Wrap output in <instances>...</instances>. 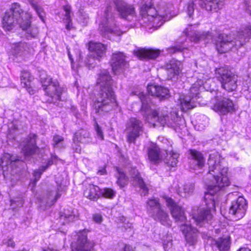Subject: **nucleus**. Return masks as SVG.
Listing matches in <instances>:
<instances>
[{
	"mask_svg": "<svg viewBox=\"0 0 251 251\" xmlns=\"http://www.w3.org/2000/svg\"><path fill=\"white\" fill-rule=\"evenodd\" d=\"M209 171L208 179H212L211 182L207 183L208 192L205 193L204 199L206 208H200L197 213L194 212L193 218L197 226H202L212 218L211 209L215 208L213 196L222 188L227 186L230 181L227 176L228 168L223 165V160L217 155L210 154L208 160Z\"/></svg>",
	"mask_w": 251,
	"mask_h": 251,
	"instance_id": "1",
	"label": "nucleus"
},
{
	"mask_svg": "<svg viewBox=\"0 0 251 251\" xmlns=\"http://www.w3.org/2000/svg\"><path fill=\"white\" fill-rule=\"evenodd\" d=\"M112 6L117 12L118 16L125 20L131 21L136 14L134 6L125 0H110V4L107 6L104 17L99 25L101 36L109 40L113 36H120L123 33L117 25Z\"/></svg>",
	"mask_w": 251,
	"mask_h": 251,
	"instance_id": "2",
	"label": "nucleus"
},
{
	"mask_svg": "<svg viewBox=\"0 0 251 251\" xmlns=\"http://www.w3.org/2000/svg\"><path fill=\"white\" fill-rule=\"evenodd\" d=\"M113 82L107 70L100 71L97 80L100 90L94 103L96 113L100 115L109 112L118 106L113 88Z\"/></svg>",
	"mask_w": 251,
	"mask_h": 251,
	"instance_id": "3",
	"label": "nucleus"
},
{
	"mask_svg": "<svg viewBox=\"0 0 251 251\" xmlns=\"http://www.w3.org/2000/svg\"><path fill=\"white\" fill-rule=\"evenodd\" d=\"M31 18L30 13H24L20 5L15 3L5 13L2 20L3 27L5 30H10L16 24H19L20 27L25 31L26 37L28 39L35 38L38 35V29L37 27L31 26Z\"/></svg>",
	"mask_w": 251,
	"mask_h": 251,
	"instance_id": "4",
	"label": "nucleus"
},
{
	"mask_svg": "<svg viewBox=\"0 0 251 251\" xmlns=\"http://www.w3.org/2000/svg\"><path fill=\"white\" fill-rule=\"evenodd\" d=\"M244 3L246 12L251 15V1L245 0ZM251 38V25H249L238 31L234 40L227 34L224 33L219 34L215 41V44L217 51L220 53H223L232 49H238Z\"/></svg>",
	"mask_w": 251,
	"mask_h": 251,
	"instance_id": "5",
	"label": "nucleus"
},
{
	"mask_svg": "<svg viewBox=\"0 0 251 251\" xmlns=\"http://www.w3.org/2000/svg\"><path fill=\"white\" fill-rule=\"evenodd\" d=\"M40 82L45 93L43 98L44 102L55 103L61 100V96L65 91L56 79L53 80L45 74L40 75Z\"/></svg>",
	"mask_w": 251,
	"mask_h": 251,
	"instance_id": "6",
	"label": "nucleus"
},
{
	"mask_svg": "<svg viewBox=\"0 0 251 251\" xmlns=\"http://www.w3.org/2000/svg\"><path fill=\"white\" fill-rule=\"evenodd\" d=\"M216 73L222 87L230 92L235 91L237 87V76L230 70L225 68H219Z\"/></svg>",
	"mask_w": 251,
	"mask_h": 251,
	"instance_id": "7",
	"label": "nucleus"
},
{
	"mask_svg": "<svg viewBox=\"0 0 251 251\" xmlns=\"http://www.w3.org/2000/svg\"><path fill=\"white\" fill-rule=\"evenodd\" d=\"M143 122L136 118H131L126 124L125 132L126 138L129 143H135L137 138L143 134Z\"/></svg>",
	"mask_w": 251,
	"mask_h": 251,
	"instance_id": "8",
	"label": "nucleus"
},
{
	"mask_svg": "<svg viewBox=\"0 0 251 251\" xmlns=\"http://www.w3.org/2000/svg\"><path fill=\"white\" fill-rule=\"evenodd\" d=\"M163 198L166 203V205L169 207L171 214L175 222L186 224V217L183 208L178 205L171 198L163 196Z\"/></svg>",
	"mask_w": 251,
	"mask_h": 251,
	"instance_id": "9",
	"label": "nucleus"
},
{
	"mask_svg": "<svg viewBox=\"0 0 251 251\" xmlns=\"http://www.w3.org/2000/svg\"><path fill=\"white\" fill-rule=\"evenodd\" d=\"M37 135L30 133L21 143L22 151L25 157L32 156L39 152L40 149L36 145Z\"/></svg>",
	"mask_w": 251,
	"mask_h": 251,
	"instance_id": "10",
	"label": "nucleus"
},
{
	"mask_svg": "<svg viewBox=\"0 0 251 251\" xmlns=\"http://www.w3.org/2000/svg\"><path fill=\"white\" fill-rule=\"evenodd\" d=\"M247 208L246 200L243 197H239L236 201H233L228 213L236 220L242 219L245 215Z\"/></svg>",
	"mask_w": 251,
	"mask_h": 251,
	"instance_id": "11",
	"label": "nucleus"
},
{
	"mask_svg": "<svg viewBox=\"0 0 251 251\" xmlns=\"http://www.w3.org/2000/svg\"><path fill=\"white\" fill-rule=\"evenodd\" d=\"M126 56L122 52L113 53L111 59L112 70L116 74L122 73L124 70L129 66L128 62L126 60Z\"/></svg>",
	"mask_w": 251,
	"mask_h": 251,
	"instance_id": "12",
	"label": "nucleus"
},
{
	"mask_svg": "<svg viewBox=\"0 0 251 251\" xmlns=\"http://www.w3.org/2000/svg\"><path fill=\"white\" fill-rule=\"evenodd\" d=\"M180 230L185 236L187 244L190 246H194L198 242V230L192 227L191 225L187 224H182Z\"/></svg>",
	"mask_w": 251,
	"mask_h": 251,
	"instance_id": "13",
	"label": "nucleus"
},
{
	"mask_svg": "<svg viewBox=\"0 0 251 251\" xmlns=\"http://www.w3.org/2000/svg\"><path fill=\"white\" fill-rule=\"evenodd\" d=\"M188 152L190 154L189 157L190 167L193 169L201 168L205 163V159L202 153L195 150H189Z\"/></svg>",
	"mask_w": 251,
	"mask_h": 251,
	"instance_id": "14",
	"label": "nucleus"
},
{
	"mask_svg": "<svg viewBox=\"0 0 251 251\" xmlns=\"http://www.w3.org/2000/svg\"><path fill=\"white\" fill-rule=\"evenodd\" d=\"M94 243L87 240V231L83 230L78 233V239L75 251H91Z\"/></svg>",
	"mask_w": 251,
	"mask_h": 251,
	"instance_id": "15",
	"label": "nucleus"
},
{
	"mask_svg": "<svg viewBox=\"0 0 251 251\" xmlns=\"http://www.w3.org/2000/svg\"><path fill=\"white\" fill-rule=\"evenodd\" d=\"M147 152L149 161L153 164H158L163 159L164 153L156 144L151 143L147 148Z\"/></svg>",
	"mask_w": 251,
	"mask_h": 251,
	"instance_id": "16",
	"label": "nucleus"
},
{
	"mask_svg": "<svg viewBox=\"0 0 251 251\" xmlns=\"http://www.w3.org/2000/svg\"><path fill=\"white\" fill-rule=\"evenodd\" d=\"M147 90L150 95L163 100L169 97V90L166 88L156 85H148Z\"/></svg>",
	"mask_w": 251,
	"mask_h": 251,
	"instance_id": "17",
	"label": "nucleus"
},
{
	"mask_svg": "<svg viewBox=\"0 0 251 251\" xmlns=\"http://www.w3.org/2000/svg\"><path fill=\"white\" fill-rule=\"evenodd\" d=\"M213 109L222 115L232 112L234 109L233 102L227 98H224L213 106Z\"/></svg>",
	"mask_w": 251,
	"mask_h": 251,
	"instance_id": "18",
	"label": "nucleus"
},
{
	"mask_svg": "<svg viewBox=\"0 0 251 251\" xmlns=\"http://www.w3.org/2000/svg\"><path fill=\"white\" fill-rule=\"evenodd\" d=\"M169 79H173L175 76H178L181 72V63L175 59H172L167 63L165 66Z\"/></svg>",
	"mask_w": 251,
	"mask_h": 251,
	"instance_id": "19",
	"label": "nucleus"
},
{
	"mask_svg": "<svg viewBox=\"0 0 251 251\" xmlns=\"http://www.w3.org/2000/svg\"><path fill=\"white\" fill-rule=\"evenodd\" d=\"M160 53V50L154 49H140L134 51V55L140 59H155Z\"/></svg>",
	"mask_w": 251,
	"mask_h": 251,
	"instance_id": "20",
	"label": "nucleus"
},
{
	"mask_svg": "<svg viewBox=\"0 0 251 251\" xmlns=\"http://www.w3.org/2000/svg\"><path fill=\"white\" fill-rule=\"evenodd\" d=\"M155 221L159 222L164 226H169L171 225V221L168 214L161 207L150 214Z\"/></svg>",
	"mask_w": 251,
	"mask_h": 251,
	"instance_id": "21",
	"label": "nucleus"
},
{
	"mask_svg": "<svg viewBox=\"0 0 251 251\" xmlns=\"http://www.w3.org/2000/svg\"><path fill=\"white\" fill-rule=\"evenodd\" d=\"M19 161V159L14 155L9 153H5L1 158L0 167L1 168L4 176L5 172L9 171L11 169L12 165Z\"/></svg>",
	"mask_w": 251,
	"mask_h": 251,
	"instance_id": "22",
	"label": "nucleus"
},
{
	"mask_svg": "<svg viewBox=\"0 0 251 251\" xmlns=\"http://www.w3.org/2000/svg\"><path fill=\"white\" fill-rule=\"evenodd\" d=\"M140 13L143 17H147L149 21L151 20H159L160 19V17L157 15L156 9L152 7L151 3L143 5L141 7Z\"/></svg>",
	"mask_w": 251,
	"mask_h": 251,
	"instance_id": "23",
	"label": "nucleus"
},
{
	"mask_svg": "<svg viewBox=\"0 0 251 251\" xmlns=\"http://www.w3.org/2000/svg\"><path fill=\"white\" fill-rule=\"evenodd\" d=\"M186 36L189 37L191 42L197 43L201 40H209L212 39V35L209 32L195 31L193 33H188V29L184 31Z\"/></svg>",
	"mask_w": 251,
	"mask_h": 251,
	"instance_id": "24",
	"label": "nucleus"
},
{
	"mask_svg": "<svg viewBox=\"0 0 251 251\" xmlns=\"http://www.w3.org/2000/svg\"><path fill=\"white\" fill-rule=\"evenodd\" d=\"M88 49L90 53L101 58L105 55L106 47L101 43L91 41L89 43Z\"/></svg>",
	"mask_w": 251,
	"mask_h": 251,
	"instance_id": "25",
	"label": "nucleus"
},
{
	"mask_svg": "<svg viewBox=\"0 0 251 251\" xmlns=\"http://www.w3.org/2000/svg\"><path fill=\"white\" fill-rule=\"evenodd\" d=\"M129 174L131 178H133L134 182L143 190L144 195L147 194L148 193V188L143 178L140 176L138 171L136 168H131L129 171Z\"/></svg>",
	"mask_w": 251,
	"mask_h": 251,
	"instance_id": "26",
	"label": "nucleus"
},
{
	"mask_svg": "<svg viewBox=\"0 0 251 251\" xmlns=\"http://www.w3.org/2000/svg\"><path fill=\"white\" fill-rule=\"evenodd\" d=\"M199 4L201 7L207 11H217L222 8L223 2L220 0H200Z\"/></svg>",
	"mask_w": 251,
	"mask_h": 251,
	"instance_id": "27",
	"label": "nucleus"
},
{
	"mask_svg": "<svg viewBox=\"0 0 251 251\" xmlns=\"http://www.w3.org/2000/svg\"><path fill=\"white\" fill-rule=\"evenodd\" d=\"M73 140L74 143L79 142L83 144H89L92 142L90 133L84 129H81L74 134Z\"/></svg>",
	"mask_w": 251,
	"mask_h": 251,
	"instance_id": "28",
	"label": "nucleus"
},
{
	"mask_svg": "<svg viewBox=\"0 0 251 251\" xmlns=\"http://www.w3.org/2000/svg\"><path fill=\"white\" fill-rule=\"evenodd\" d=\"M229 237L219 238L214 240L212 243V247L216 251H227L230 248Z\"/></svg>",
	"mask_w": 251,
	"mask_h": 251,
	"instance_id": "29",
	"label": "nucleus"
},
{
	"mask_svg": "<svg viewBox=\"0 0 251 251\" xmlns=\"http://www.w3.org/2000/svg\"><path fill=\"white\" fill-rule=\"evenodd\" d=\"M151 116L161 126H164L165 125H169L170 124V118L167 112L163 113L154 110L151 111Z\"/></svg>",
	"mask_w": 251,
	"mask_h": 251,
	"instance_id": "30",
	"label": "nucleus"
},
{
	"mask_svg": "<svg viewBox=\"0 0 251 251\" xmlns=\"http://www.w3.org/2000/svg\"><path fill=\"white\" fill-rule=\"evenodd\" d=\"M83 194L90 200L96 201L100 195V189L96 185L89 184L86 187Z\"/></svg>",
	"mask_w": 251,
	"mask_h": 251,
	"instance_id": "31",
	"label": "nucleus"
},
{
	"mask_svg": "<svg viewBox=\"0 0 251 251\" xmlns=\"http://www.w3.org/2000/svg\"><path fill=\"white\" fill-rule=\"evenodd\" d=\"M61 195V194L57 192L54 196L53 192H48L46 198H43L40 200V206L42 207L43 209L45 210L46 207H50L60 197Z\"/></svg>",
	"mask_w": 251,
	"mask_h": 251,
	"instance_id": "32",
	"label": "nucleus"
},
{
	"mask_svg": "<svg viewBox=\"0 0 251 251\" xmlns=\"http://www.w3.org/2000/svg\"><path fill=\"white\" fill-rule=\"evenodd\" d=\"M138 97L142 103L140 111L144 116H146L149 114L150 109V104L152 102L151 98L150 96L146 95L143 93H140Z\"/></svg>",
	"mask_w": 251,
	"mask_h": 251,
	"instance_id": "33",
	"label": "nucleus"
},
{
	"mask_svg": "<svg viewBox=\"0 0 251 251\" xmlns=\"http://www.w3.org/2000/svg\"><path fill=\"white\" fill-rule=\"evenodd\" d=\"M21 81L22 87L26 88L30 95L34 93V90L32 88L31 85V77L28 72H22V75H21Z\"/></svg>",
	"mask_w": 251,
	"mask_h": 251,
	"instance_id": "34",
	"label": "nucleus"
},
{
	"mask_svg": "<svg viewBox=\"0 0 251 251\" xmlns=\"http://www.w3.org/2000/svg\"><path fill=\"white\" fill-rule=\"evenodd\" d=\"M117 174L116 176L117 181L116 183L120 188H123L127 185L128 181V177L126 175L125 173L121 169L117 168Z\"/></svg>",
	"mask_w": 251,
	"mask_h": 251,
	"instance_id": "35",
	"label": "nucleus"
},
{
	"mask_svg": "<svg viewBox=\"0 0 251 251\" xmlns=\"http://www.w3.org/2000/svg\"><path fill=\"white\" fill-rule=\"evenodd\" d=\"M165 152V154H166L165 157L163 158L165 163L171 167L176 166L178 162V154L174 152L169 153L166 151ZM164 155H165V153H164Z\"/></svg>",
	"mask_w": 251,
	"mask_h": 251,
	"instance_id": "36",
	"label": "nucleus"
},
{
	"mask_svg": "<svg viewBox=\"0 0 251 251\" xmlns=\"http://www.w3.org/2000/svg\"><path fill=\"white\" fill-rule=\"evenodd\" d=\"M101 58L89 53L84 60L86 65L89 68H94L100 62Z\"/></svg>",
	"mask_w": 251,
	"mask_h": 251,
	"instance_id": "37",
	"label": "nucleus"
},
{
	"mask_svg": "<svg viewBox=\"0 0 251 251\" xmlns=\"http://www.w3.org/2000/svg\"><path fill=\"white\" fill-rule=\"evenodd\" d=\"M28 2L33 9L36 11L37 14L41 20L44 22L45 13L43 8L39 5L38 2L36 0H28Z\"/></svg>",
	"mask_w": 251,
	"mask_h": 251,
	"instance_id": "38",
	"label": "nucleus"
},
{
	"mask_svg": "<svg viewBox=\"0 0 251 251\" xmlns=\"http://www.w3.org/2000/svg\"><path fill=\"white\" fill-rule=\"evenodd\" d=\"M60 219L61 220H66V223L73 222L77 219L76 211L74 210L72 211L65 210L60 215Z\"/></svg>",
	"mask_w": 251,
	"mask_h": 251,
	"instance_id": "39",
	"label": "nucleus"
},
{
	"mask_svg": "<svg viewBox=\"0 0 251 251\" xmlns=\"http://www.w3.org/2000/svg\"><path fill=\"white\" fill-rule=\"evenodd\" d=\"M71 7L69 5L64 6L63 7V12L62 15L64 16L63 20H65L67 24L66 28L68 30H70L72 28V23L71 19Z\"/></svg>",
	"mask_w": 251,
	"mask_h": 251,
	"instance_id": "40",
	"label": "nucleus"
},
{
	"mask_svg": "<svg viewBox=\"0 0 251 251\" xmlns=\"http://www.w3.org/2000/svg\"><path fill=\"white\" fill-rule=\"evenodd\" d=\"M52 145L54 148L58 149H64L65 147L64 138L59 135H54L52 138Z\"/></svg>",
	"mask_w": 251,
	"mask_h": 251,
	"instance_id": "41",
	"label": "nucleus"
},
{
	"mask_svg": "<svg viewBox=\"0 0 251 251\" xmlns=\"http://www.w3.org/2000/svg\"><path fill=\"white\" fill-rule=\"evenodd\" d=\"M148 211L149 215L161 207L160 203L156 199H152L149 200L147 202Z\"/></svg>",
	"mask_w": 251,
	"mask_h": 251,
	"instance_id": "42",
	"label": "nucleus"
},
{
	"mask_svg": "<svg viewBox=\"0 0 251 251\" xmlns=\"http://www.w3.org/2000/svg\"><path fill=\"white\" fill-rule=\"evenodd\" d=\"M29 49L28 45L25 42H19L16 45L14 48L15 53L20 55H23L25 51H28Z\"/></svg>",
	"mask_w": 251,
	"mask_h": 251,
	"instance_id": "43",
	"label": "nucleus"
},
{
	"mask_svg": "<svg viewBox=\"0 0 251 251\" xmlns=\"http://www.w3.org/2000/svg\"><path fill=\"white\" fill-rule=\"evenodd\" d=\"M100 195L104 198L113 199L116 196V191L112 188H104L101 190Z\"/></svg>",
	"mask_w": 251,
	"mask_h": 251,
	"instance_id": "44",
	"label": "nucleus"
},
{
	"mask_svg": "<svg viewBox=\"0 0 251 251\" xmlns=\"http://www.w3.org/2000/svg\"><path fill=\"white\" fill-rule=\"evenodd\" d=\"M181 106L183 110H187L194 107L192 104V100L187 99V98H185L181 100Z\"/></svg>",
	"mask_w": 251,
	"mask_h": 251,
	"instance_id": "45",
	"label": "nucleus"
},
{
	"mask_svg": "<svg viewBox=\"0 0 251 251\" xmlns=\"http://www.w3.org/2000/svg\"><path fill=\"white\" fill-rule=\"evenodd\" d=\"M195 186L192 183H188L184 185L182 190L184 193L191 194L194 190Z\"/></svg>",
	"mask_w": 251,
	"mask_h": 251,
	"instance_id": "46",
	"label": "nucleus"
},
{
	"mask_svg": "<svg viewBox=\"0 0 251 251\" xmlns=\"http://www.w3.org/2000/svg\"><path fill=\"white\" fill-rule=\"evenodd\" d=\"M185 49L186 48L184 47L179 45L169 48L168 51L171 53H174L177 52H181Z\"/></svg>",
	"mask_w": 251,
	"mask_h": 251,
	"instance_id": "47",
	"label": "nucleus"
},
{
	"mask_svg": "<svg viewBox=\"0 0 251 251\" xmlns=\"http://www.w3.org/2000/svg\"><path fill=\"white\" fill-rule=\"evenodd\" d=\"M194 4L193 2H189L187 4L186 11L189 17H192V14L194 11Z\"/></svg>",
	"mask_w": 251,
	"mask_h": 251,
	"instance_id": "48",
	"label": "nucleus"
},
{
	"mask_svg": "<svg viewBox=\"0 0 251 251\" xmlns=\"http://www.w3.org/2000/svg\"><path fill=\"white\" fill-rule=\"evenodd\" d=\"M199 94L198 89L197 87H192L190 89L189 97L193 99L195 97H198Z\"/></svg>",
	"mask_w": 251,
	"mask_h": 251,
	"instance_id": "49",
	"label": "nucleus"
},
{
	"mask_svg": "<svg viewBox=\"0 0 251 251\" xmlns=\"http://www.w3.org/2000/svg\"><path fill=\"white\" fill-rule=\"evenodd\" d=\"M2 244L6 245L8 247L14 248L15 246V243L14 240L11 238L4 239L2 241Z\"/></svg>",
	"mask_w": 251,
	"mask_h": 251,
	"instance_id": "50",
	"label": "nucleus"
},
{
	"mask_svg": "<svg viewBox=\"0 0 251 251\" xmlns=\"http://www.w3.org/2000/svg\"><path fill=\"white\" fill-rule=\"evenodd\" d=\"M95 128L98 137H99L101 140H103L104 135L101 127L97 123H96Z\"/></svg>",
	"mask_w": 251,
	"mask_h": 251,
	"instance_id": "51",
	"label": "nucleus"
},
{
	"mask_svg": "<svg viewBox=\"0 0 251 251\" xmlns=\"http://www.w3.org/2000/svg\"><path fill=\"white\" fill-rule=\"evenodd\" d=\"M160 17V19L159 20H151L150 21L152 23L153 26L156 27H159L163 25L164 22L165 21L164 19V17L162 16H159Z\"/></svg>",
	"mask_w": 251,
	"mask_h": 251,
	"instance_id": "52",
	"label": "nucleus"
},
{
	"mask_svg": "<svg viewBox=\"0 0 251 251\" xmlns=\"http://www.w3.org/2000/svg\"><path fill=\"white\" fill-rule=\"evenodd\" d=\"M103 220L102 216L100 214H95L93 216V220L98 224H100Z\"/></svg>",
	"mask_w": 251,
	"mask_h": 251,
	"instance_id": "53",
	"label": "nucleus"
},
{
	"mask_svg": "<svg viewBox=\"0 0 251 251\" xmlns=\"http://www.w3.org/2000/svg\"><path fill=\"white\" fill-rule=\"evenodd\" d=\"M79 20L83 23V25H86L89 21V17L87 15L82 14L79 17Z\"/></svg>",
	"mask_w": 251,
	"mask_h": 251,
	"instance_id": "54",
	"label": "nucleus"
},
{
	"mask_svg": "<svg viewBox=\"0 0 251 251\" xmlns=\"http://www.w3.org/2000/svg\"><path fill=\"white\" fill-rule=\"evenodd\" d=\"M42 174V172H40V170H36L34 171L33 176L35 181H38Z\"/></svg>",
	"mask_w": 251,
	"mask_h": 251,
	"instance_id": "55",
	"label": "nucleus"
},
{
	"mask_svg": "<svg viewBox=\"0 0 251 251\" xmlns=\"http://www.w3.org/2000/svg\"><path fill=\"white\" fill-rule=\"evenodd\" d=\"M77 143V142L74 143V145H73V149L75 152L80 153L81 147L79 145L76 144Z\"/></svg>",
	"mask_w": 251,
	"mask_h": 251,
	"instance_id": "56",
	"label": "nucleus"
},
{
	"mask_svg": "<svg viewBox=\"0 0 251 251\" xmlns=\"http://www.w3.org/2000/svg\"><path fill=\"white\" fill-rule=\"evenodd\" d=\"M132 247L129 245H126L123 251H131Z\"/></svg>",
	"mask_w": 251,
	"mask_h": 251,
	"instance_id": "57",
	"label": "nucleus"
},
{
	"mask_svg": "<svg viewBox=\"0 0 251 251\" xmlns=\"http://www.w3.org/2000/svg\"><path fill=\"white\" fill-rule=\"evenodd\" d=\"M98 174L100 175H103L106 174V170L105 168H102V169L99 170L98 172Z\"/></svg>",
	"mask_w": 251,
	"mask_h": 251,
	"instance_id": "58",
	"label": "nucleus"
},
{
	"mask_svg": "<svg viewBox=\"0 0 251 251\" xmlns=\"http://www.w3.org/2000/svg\"><path fill=\"white\" fill-rule=\"evenodd\" d=\"M54 161L53 159L50 158V159L49 160L47 164L46 165L48 168H49L50 165L54 163Z\"/></svg>",
	"mask_w": 251,
	"mask_h": 251,
	"instance_id": "59",
	"label": "nucleus"
},
{
	"mask_svg": "<svg viewBox=\"0 0 251 251\" xmlns=\"http://www.w3.org/2000/svg\"><path fill=\"white\" fill-rule=\"evenodd\" d=\"M48 168L46 165L41 166L38 170H40V172H42V174Z\"/></svg>",
	"mask_w": 251,
	"mask_h": 251,
	"instance_id": "60",
	"label": "nucleus"
},
{
	"mask_svg": "<svg viewBox=\"0 0 251 251\" xmlns=\"http://www.w3.org/2000/svg\"><path fill=\"white\" fill-rule=\"evenodd\" d=\"M238 251H251V250L249 248L242 247Z\"/></svg>",
	"mask_w": 251,
	"mask_h": 251,
	"instance_id": "61",
	"label": "nucleus"
},
{
	"mask_svg": "<svg viewBox=\"0 0 251 251\" xmlns=\"http://www.w3.org/2000/svg\"><path fill=\"white\" fill-rule=\"evenodd\" d=\"M68 56H69V59H70V60H71V61L72 62L73 61V59L72 58V55L70 53V51H69V50H68Z\"/></svg>",
	"mask_w": 251,
	"mask_h": 251,
	"instance_id": "62",
	"label": "nucleus"
},
{
	"mask_svg": "<svg viewBox=\"0 0 251 251\" xmlns=\"http://www.w3.org/2000/svg\"><path fill=\"white\" fill-rule=\"evenodd\" d=\"M43 251H56L54 250V249H53L52 248L49 247L46 249H44Z\"/></svg>",
	"mask_w": 251,
	"mask_h": 251,
	"instance_id": "63",
	"label": "nucleus"
},
{
	"mask_svg": "<svg viewBox=\"0 0 251 251\" xmlns=\"http://www.w3.org/2000/svg\"><path fill=\"white\" fill-rule=\"evenodd\" d=\"M51 158L55 162L57 159V156L56 155H52Z\"/></svg>",
	"mask_w": 251,
	"mask_h": 251,
	"instance_id": "64",
	"label": "nucleus"
}]
</instances>
